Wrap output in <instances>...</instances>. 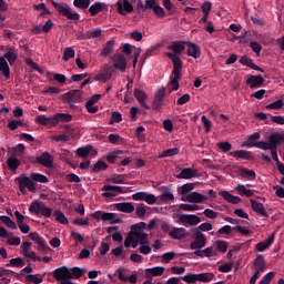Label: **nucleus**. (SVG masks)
<instances>
[{"label":"nucleus","instance_id":"f257e3e1","mask_svg":"<svg viewBox=\"0 0 284 284\" xmlns=\"http://www.w3.org/2000/svg\"><path fill=\"white\" fill-rule=\"evenodd\" d=\"M169 50H172L173 53L169 52L166 53V57L173 61V77H171V80L168 84V92L169 94H172V92H176L179 90V42L175 41L173 44L169 47Z\"/></svg>","mask_w":284,"mask_h":284},{"label":"nucleus","instance_id":"f03ea898","mask_svg":"<svg viewBox=\"0 0 284 284\" xmlns=\"http://www.w3.org/2000/svg\"><path fill=\"white\" fill-rule=\"evenodd\" d=\"M281 143H284V134L283 133H273L268 136L267 143H260L257 146H260V150H271V155L273 161H275L276 165L281 163L278 161V145Z\"/></svg>","mask_w":284,"mask_h":284},{"label":"nucleus","instance_id":"7ed1b4c3","mask_svg":"<svg viewBox=\"0 0 284 284\" xmlns=\"http://www.w3.org/2000/svg\"><path fill=\"white\" fill-rule=\"evenodd\" d=\"M49 3L53 6V8L61 14L62 17H65L69 19V21H80L81 16L74 11L68 3L65 2H57L54 0H49Z\"/></svg>","mask_w":284,"mask_h":284},{"label":"nucleus","instance_id":"20e7f679","mask_svg":"<svg viewBox=\"0 0 284 284\" xmlns=\"http://www.w3.org/2000/svg\"><path fill=\"white\" fill-rule=\"evenodd\" d=\"M16 183H18V187L21 192V194L26 195L29 192H37V184H34V181H32L31 178H28L26 173H22L20 176L14 179Z\"/></svg>","mask_w":284,"mask_h":284},{"label":"nucleus","instance_id":"39448f33","mask_svg":"<svg viewBox=\"0 0 284 284\" xmlns=\"http://www.w3.org/2000/svg\"><path fill=\"white\" fill-rule=\"evenodd\" d=\"M29 212L31 214H41V216H44V219H50L52 216V209L48 207L43 204V202L36 200L33 201L29 206Z\"/></svg>","mask_w":284,"mask_h":284},{"label":"nucleus","instance_id":"423d86ee","mask_svg":"<svg viewBox=\"0 0 284 284\" xmlns=\"http://www.w3.org/2000/svg\"><path fill=\"white\" fill-rule=\"evenodd\" d=\"M193 242L190 244V248L194 250L195 252H199L207 245V237H205V234L199 230H193Z\"/></svg>","mask_w":284,"mask_h":284},{"label":"nucleus","instance_id":"0eeeda50","mask_svg":"<svg viewBox=\"0 0 284 284\" xmlns=\"http://www.w3.org/2000/svg\"><path fill=\"white\" fill-rule=\"evenodd\" d=\"M29 237L31 241H33V243H36L37 246L34 247L38 250V252H41V254H49V252H52V248H50L48 242H45V239L41 237L39 233L32 232L29 234Z\"/></svg>","mask_w":284,"mask_h":284},{"label":"nucleus","instance_id":"6e6552de","mask_svg":"<svg viewBox=\"0 0 284 284\" xmlns=\"http://www.w3.org/2000/svg\"><path fill=\"white\" fill-rule=\"evenodd\" d=\"M116 215L114 213H105L103 211H95L92 213V219L97 221H110L111 225L116 223H121V219H115Z\"/></svg>","mask_w":284,"mask_h":284},{"label":"nucleus","instance_id":"1a4fd4ad","mask_svg":"<svg viewBox=\"0 0 284 284\" xmlns=\"http://www.w3.org/2000/svg\"><path fill=\"white\" fill-rule=\"evenodd\" d=\"M133 201H145L148 205H154L156 203V195L148 192H136L132 195Z\"/></svg>","mask_w":284,"mask_h":284},{"label":"nucleus","instance_id":"9d476101","mask_svg":"<svg viewBox=\"0 0 284 284\" xmlns=\"http://www.w3.org/2000/svg\"><path fill=\"white\" fill-rule=\"evenodd\" d=\"M82 97H83V91L71 90L63 94V101H68V103H81Z\"/></svg>","mask_w":284,"mask_h":284},{"label":"nucleus","instance_id":"9b49d317","mask_svg":"<svg viewBox=\"0 0 284 284\" xmlns=\"http://www.w3.org/2000/svg\"><path fill=\"white\" fill-rule=\"evenodd\" d=\"M53 277L60 281V283H62L63 281H68L72 278V272H70L67 266H62L57 268L53 272Z\"/></svg>","mask_w":284,"mask_h":284},{"label":"nucleus","instance_id":"f8f14e48","mask_svg":"<svg viewBox=\"0 0 284 284\" xmlns=\"http://www.w3.org/2000/svg\"><path fill=\"white\" fill-rule=\"evenodd\" d=\"M112 61L114 62L113 68L115 70H120V72H125L128 68V59L123 54H114L112 57Z\"/></svg>","mask_w":284,"mask_h":284},{"label":"nucleus","instance_id":"ddd939ff","mask_svg":"<svg viewBox=\"0 0 284 284\" xmlns=\"http://www.w3.org/2000/svg\"><path fill=\"white\" fill-rule=\"evenodd\" d=\"M36 163L43 165V168H52V165H54V158H52L49 152H44L40 156L36 158Z\"/></svg>","mask_w":284,"mask_h":284},{"label":"nucleus","instance_id":"4468645a","mask_svg":"<svg viewBox=\"0 0 284 284\" xmlns=\"http://www.w3.org/2000/svg\"><path fill=\"white\" fill-rule=\"evenodd\" d=\"M181 200L187 201L189 203H203L207 201V196L194 191L189 193L185 197H182Z\"/></svg>","mask_w":284,"mask_h":284},{"label":"nucleus","instance_id":"2eb2a0df","mask_svg":"<svg viewBox=\"0 0 284 284\" xmlns=\"http://www.w3.org/2000/svg\"><path fill=\"white\" fill-rule=\"evenodd\" d=\"M116 8H118V12L119 14H125V12H134V7L132 6V2H130V0H119L116 2Z\"/></svg>","mask_w":284,"mask_h":284},{"label":"nucleus","instance_id":"dca6fc26","mask_svg":"<svg viewBox=\"0 0 284 284\" xmlns=\"http://www.w3.org/2000/svg\"><path fill=\"white\" fill-rule=\"evenodd\" d=\"M181 223H186L187 225H199L201 223V217L194 214H182L179 216Z\"/></svg>","mask_w":284,"mask_h":284},{"label":"nucleus","instance_id":"f3484780","mask_svg":"<svg viewBox=\"0 0 284 284\" xmlns=\"http://www.w3.org/2000/svg\"><path fill=\"white\" fill-rule=\"evenodd\" d=\"M260 139H261V133L255 132L251 134L246 141V148H257L258 150H261V146L258 144L267 143V141H258Z\"/></svg>","mask_w":284,"mask_h":284},{"label":"nucleus","instance_id":"a211bd4d","mask_svg":"<svg viewBox=\"0 0 284 284\" xmlns=\"http://www.w3.org/2000/svg\"><path fill=\"white\" fill-rule=\"evenodd\" d=\"M263 83H265V79L262 75H251L246 80V84L250 85L251 90H256V88H262Z\"/></svg>","mask_w":284,"mask_h":284},{"label":"nucleus","instance_id":"6ab92c4d","mask_svg":"<svg viewBox=\"0 0 284 284\" xmlns=\"http://www.w3.org/2000/svg\"><path fill=\"white\" fill-rule=\"evenodd\" d=\"M250 202H251L253 212H255L256 214H260V216H264L267 219L268 214L265 211V206L263 205V203H261L254 199H251Z\"/></svg>","mask_w":284,"mask_h":284},{"label":"nucleus","instance_id":"aec40b11","mask_svg":"<svg viewBox=\"0 0 284 284\" xmlns=\"http://www.w3.org/2000/svg\"><path fill=\"white\" fill-rule=\"evenodd\" d=\"M131 235L138 239L140 245H149L150 244V235L143 231H131Z\"/></svg>","mask_w":284,"mask_h":284},{"label":"nucleus","instance_id":"412c9836","mask_svg":"<svg viewBox=\"0 0 284 284\" xmlns=\"http://www.w3.org/2000/svg\"><path fill=\"white\" fill-rule=\"evenodd\" d=\"M36 123H40V125H49L50 128H54L57 125V119L53 116L45 118V115H38L36 118Z\"/></svg>","mask_w":284,"mask_h":284},{"label":"nucleus","instance_id":"4be33fe9","mask_svg":"<svg viewBox=\"0 0 284 284\" xmlns=\"http://www.w3.org/2000/svg\"><path fill=\"white\" fill-rule=\"evenodd\" d=\"M163 99H165V88L160 89L154 97L153 108L154 110H161V105L163 103Z\"/></svg>","mask_w":284,"mask_h":284},{"label":"nucleus","instance_id":"5701e85b","mask_svg":"<svg viewBox=\"0 0 284 284\" xmlns=\"http://www.w3.org/2000/svg\"><path fill=\"white\" fill-rule=\"evenodd\" d=\"M220 196H222L224 201H226L227 203H232L233 205H239V203H241V197L232 195L230 191H220Z\"/></svg>","mask_w":284,"mask_h":284},{"label":"nucleus","instance_id":"b1692460","mask_svg":"<svg viewBox=\"0 0 284 284\" xmlns=\"http://www.w3.org/2000/svg\"><path fill=\"white\" fill-rule=\"evenodd\" d=\"M195 256H200V258H212V256H216V250L214 247L210 246L205 250L194 251Z\"/></svg>","mask_w":284,"mask_h":284},{"label":"nucleus","instance_id":"393cba45","mask_svg":"<svg viewBox=\"0 0 284 284\" xmlns=\"http://www.w3.org/2000/svg\"><path fill=\"white\" fill-rule=\"evenodd\" d=\"M112 74H114V70L112 67L106 65L104 69L101 70L100 74L98 75V81H110L112 79Z\"/></svg>","mask_w":284,"mask_h":284},{"label":"nucleus","instance_id":"a878e982","mask_svg":"<svg viewBox=\"0 0 284 284\" xmlns=\"http://www.w3.org/2000/svg\"><path fill=\"white\" fill-rule=\"evenodd\" d=\"M103 10H108V4H105L104 2H99V1L93 3L89 8V12H90L91 17H97V14H99V12H103Z\"/></svg>","mask_w":284,"mask_h":284},{"label":"nucleus","instance_id":"bb28decb","mask_svg":"<svg viewBox=\"0 0 284 284\" xmlns=\"http://www.w3.org/2000/svg\"><path fill=\"white\" fill-rule=\"evenodd\" d=\"M274 244V234H272L265 242H258L255 245V250L257 252H265V250H270L272 245Z\"/></svg>","mask_w":284,"mask_h":284},{"label":"nucleus","instance_id":"cd10ccee","mask_svg":"<svg viewBox=\"0 0 284 284\" xmlns=\"http://www.w3.org/2000/svg\"><path fill=\"white\" fill-rule=\"evenodd\" d=\"M186 48L189 57H193V59H199L201 57V49L195 43L189 42L186 43Z\"/></svg>","mask_w":284,"mask_h":284},{"label":"nucleus","instance_id":"c85d7f7f","mask_svg":"<svg viewBox=\"0 0 284 284\" xmlns=\"http://www.w3.org/2000/svg\"><path fill=\"white\" fill-rule=\"evenodd\" d=\"M139 245H140L139 240L134 235H132V231H130L126 239L124 240V247L126 248L133 247V250H136Z\"/></svg>","mask_w":284,"mask_h":284},{"label":"nucleus","instance_id":"c756f323","mask_svg":"<svg viewBox=\"0 0 284 284\" xmlns=\"http://www.w3.org/2000/svg\"><path fill=\"white\" fill-rule=\"evenodd\" d=\"M134 97L142 108H144L145 110H150V106L145 104V99H148V94H145L143 90L135 89Z\"/></svg>","mask_w":284,"mask_h":284},{"label":"nucleus","instance_id":"7c9ffc66","mask_svg":"<svg viewBox=\"0 0 284 284\" xmlns=\"http://www.w3.org/2000/svg\"><path fill=\"white\" fill-rule=\"evenodd\" d=\"M230 156H234V159H243L244 161H252V153L245 150H239L230 152Z\"/></svg>","mask_w":284,"mask_h":284},{"label":"nucleus","instance_id":"2f4dec72","mask_svg":"<svg viewBox=\"0 0 284 284\" xmlns=\"http://www.w3.org/2000/svg\"><path fill=\"white\" fill-rule=\"evenodd\" d=\"M118 212H124V214H132L134 212V204L130 202H123L115 204Z\"/></svg>","mask_w":284,"mask_h":284},{"label":"nucleus","instance_id":"473e14b6","mask_svg":"<svg viewBox=\"0 0 284 284\" xmlns=\"http://www.w3.org/2000/svg\"><path fill=\"white\" fill-rule=\"evenodd\" d=\"M196 176V170L192 168L182 169L181 173L179 174V179H195Z\"/></svg>","mask_w":284,"mask_h":284},{"label":"nucleus","instance_id":"72a5a7b5","mask_svg":"<svg viewBox=\"0 0 284 284\" xmlns=\"http://www.w3.org/2000/svg\"><path fill=\"white\" fill-rule=\"evenodd\" d=\"M114 52V40H109L104 44L102 52L100 53V57H110Z\"/></svg>","mask_w":284,"mask_h":284},{"label":"nucleus","instance_id":"f704fd0d","mask_svg":"<svg viewBox=\"0 0 284 284\" xmlns=\"http://www.w3.org/2000/svg\"><path fill=\"white\" fill-rule=\"evenodd\" d=\"M214 275L213 273H200V274H195V283H210L211 281H213Z\"/></svg>","mask_w":284,"mask_h":284},{"label":"nucleus","instance_id":"c9c22d12","mask_svg":"<svg viewBox=\"0 0 284 284\" xmlns=\"http://www.w3.org/2000/svg\"><path fill=\"white\" fill-rule=\"evenodd\" d=\"M254 270L262 273L265 271V257L263 255H257L254 260Z\"/></svg>","mask_w":284,"mask_h":284},{"label":"nucleus","instance_id":"e433bc0d","mask_svg":"<svg viewBox=\"0 0 284 284\" xmlns=\"http://www.w3.org/2000/svg\"><path fill=\"white\" fill-rule=\"evenodd\" d=\"M0 72L6 79H10V65H8V61L3 57H0Z\"/></svg>","mask_w":284,"mask_h":284},{"label":"nucleus","instance_id":"4c0bfd02","mask_svg":"<svg viewBox=\"0 0 284 284\" xmlns=\"http://www.w3.org/2000/svg\"><path fill=\"white\" fill-rule=\"evenodd\" d=\"M7 165L11 172H17L19 165H21V161L17 156H11L7 160Z\"/></svg>","mask_w":284,"mask_h":284},{"label":"nucleus","instance_id":"58836bf2","mask_svg":"<svg viewBox=\"0 0 284 284\" xmlns=\"http://www.w3.org/2000/svg\"><path fill=\"white\" fill-rule=\"evenodd\" d=\"M108 170V163L103 160H99L91 169V172L99 174V172H105Z\"/></svg>","mask_w":284,"mask_h":284},{"label":"nucleus","instance_id":"ea45409f","mask_svg":"<svg viewBox=\"0 0 284 284\" xmlns=\"http://www.w3.org/2000/svg\"><path fill=\"white\" fill-rule=\"evenodd\" d=\"M240 176H242L243 179H250L251 181H254V179H256V172H254V170L241 168Z\"/></svg>","mask_w":284,"mask_h":284},{"label":"nucleus","instance_id":"a19ab883","mask_svg":"<svg viewBox=\"0 0 284 284\" xmlns=\"http://www.w3.org/2000/svg\"><path fill=\"white\" fill-rule=\"evenodd\" d=\"M55 121H57V125H59V123H70V121H72V115L68 114V113H58L53 115Z\"/></svg>","mask_w":284,"mask_h":284},{"label":"nucleus","instance_id":"79ce46f5","mask_svg":"<svg viewBox=\"0 0 284 284\" xmlns=\"http://www.w3.org/2000/svg\"><path fill=\"white\" fill-rule=\"evenodd\" d=\"M93 146L92 145H87V146H82L77 149L75 154L77 156H80L81 159H85V156H88L90 154V152H92Z\"/></svg>","mask_w":284,"mask_h":284},{"label":"nucleus","instance_id":"37998d69","mask_svg":"<svg viewBox=\"0 0 284 284\" xmlns=\"http://www.w3.org/2000/svg\"><path fill=\"white\" fill-rule=\"evenodd\" d=\"M214 246L217 250V252L225 254V252H227V247H230V243L223 240H217L215 241Z\"/></svg>","mask_w":284,"mask_h":284},{"label":"nucleus","instance_id":"c03bdc74","mask_svg":"<svg viewBox=\"0 0 284 284\" xmlns=\"http://www.w3.org/2000/svg\"><path fill=\"white\" fill-rule=\"evenodd\" d=\"M236 192H239L241 194V196H254V191L245 187V185L243 184H239L236 187H235Z\"/></svg>","mask_w":284,"mask_h":284},{"label":"nucleus","instance_id":"a18cd8bd","mask_svg":"<svg viewBox=\"0 0 284 284\" xmlns=\"http://www.w3.org/2000/svg\"><path fill=\"white\" fill-rule=\"evenodd\" d=\"M102 31L101 29L89 30L85 32V36H82V39H101Z\"/></svg>","mask_w":284,"mask_h":284},{"label":"nucleus","instance_id":"49530a36","mask_svg":"<svg viewBox=\"0 0 284 284\" xmlns=\"http://www.w3.org/2000/svg\"><path fill=\"white\" fill-rule=\"evenodd\" d=\"M1 223L6 224L9 230H17V223L10 219L8 215H0Z\"/></svg>","mask_w":284,"mask_h":284},{"label":"nucleus","instance_id":"de8ad7c7","mask_svg":"<svg viewBox=\"0 0 284 284\" xmlns=\"http://www.w3.org/2000/svg\"><path fill=\"white\" fill-rule=\"evenodd\" d=\"M30 179L33 181V183H48L49 181L48 176L41 173H31Z\"/></svg>","mask_w":284,"mask_h":284},{"label":"nucleus","instance_id":"09e8293b","mask_svg":"<svg viewBox=\"0 0 284 284\" xmlns=\"http://www.w3.org/2000/svg\"><path fill=\"white\" fill-rule=\"evenodd\" d=\"M53 216L58 223H61V225H68V217H65V214L60 210L55 211Z\"/></svg>","mask_w":284,"mask_h":284},{"label":"nucleus","instance_id":"8fccbe9b","mask_svg":"<svg viewBox=\"0 0 284 284\" xmlns=\"http://www.w3.org/2000/svg\"><path fill=\"white\" fill-rule=\"evenodd\" d=\"M148 274L151 276H163V272H165V267L163 266H155L152 268H146Z\"/></svg>","mask_w":284,"mask_h":284},{"label":"nucleus","instance_id":"3c124183","mask_svg":"<svg viewBox=\"0 0 284 284\" xmlns=\"http://www.w3.org/2000/svg\"><path fill=\"white\" fill-rule=\"evenodd\" d=\"M73 6L80 10H88L90 8V0H73Z\"/></svg>","mask_w":284,"mask_h":284},{"label":"nucleus","instance_id":"603ef678","mask_svg":"<svg viewBox=\"0 0 284 284\" xmlns=\"http://www.w3.org/2000/svg\"><path fill=\"white\" fill-rule=\"evenodd\" d=\"M102 190L104 192H118V194H123V192H125V191H123V187L116 186V185H110V184H105L102 187Z\"/></svg>","mask_w":284,"mask_h":284},{"label":"nucleus","instance_id":"864d4df0","mask_svg":"<svg viewBox=\"0 0 284 284\" xmlns=\"http://www.w3.org/2000/svg\"><path fill=\"white\" fill-rule=\"evenodd\" d=\"M71 278H81V276H83V274H85V270L84 268H79V266H74L73 268H71Z\"/></svg>","mask_w":284,"mask_h":284},{"label":"nucleus","instance_id":"5fc2aeb1","mask_svg":"<svg viewBox=\"0 0 284 284\" xmlns=\"http://www.w3.org/2000/svg\"><path fill=\"white\" fill-rule=\"evenodd\" d=\"M192 190H194V183H186V184L182 185L181 186L182 199H185V196H187V194H190V192H192Z\"/></svg>","mask_w":284,"mask_h":284},{"label":"nucleus","instance_id":"6e6d98bb","mask_svg":"<svg viewBox=\"0 0 284 284\" xmlns=\"http://www.w3.org/2000/svg\"><path fill=\"white\" fill-rule=\"evenodd\" d=\"M26 263H23V260L21 257L11 258L9 264H7V267H23Z\"/></svg>","mask_w":284,"mask_h":284},{"label":"nucleus","instance_id":"4d7b16f0","mask_svg":"<svg viewBox=\"0 0 284 284\" xmlns=\"http://www.w3.org/2000/svg\"><path fill=\"white\" fill-rule=\"evenodd\" d=\"M123 121V115L121 112L114 111L111 115V120L109 121V125H114V123H121Z\"/></svg>","mask_w":284,"mask_h":284},{"label":"nucleus","instance_id":"13d9d810","mask_svg":"<svg viewBox=\"0 0 284 284\" xmlns=\"http://www.w3.org/2000/svg\"><path fill=\"white\" fill-rule=\"evenodd\" d=\"M179 154V148H173L164 151L159 155V159H168V156H176Z\"/></svg>","mask_w":284,"mask_h":284},{"label":"nucleus","instance_id":"bf43d9fd","mask_svg":"<svg viewBox=\"0 0 284 284\" xmlns=\"http://www.w3.org/2000/svg\"><path fill=\"white\" fill-rule=\"evenodd\" d=\"M62 59L63 61H70V59H74V49H72V47H68L64 50Z\"/></svg>","mask_w":284,"mask_h":284},{"label":"nucleus","instance_id":"052dcab7","mask_svg":"<svg viewBox=\"0 0 284 284\" xmlns=\"http://www.w3.org/2000/svg\"><path fill=\"white\" fill-rule=\"evenodd\" d=\"M276 276L275 272H270L263 276V278L258 282V284H270L272 280Z\"/></svg>","mask_w":284,"mask_h":284},{"label":"nucleus","instance_id":"680f3d73","mask_svg":"<svg viewBox=\"0 0 284 284\" xmlns=\"http://www.w3.org/2000/svg\"><path fill=\"white\" fill-rule=\"evenodd\" d=\"M4 59H7L11 65H14L17 62V53H14V51H8L4 53Z\"/></svg>","mask_w":284,"mask_h":284},{"label":"nucleus","instance_id":"e2e57ef3","mask_svg":"<svg viewBox=\"0 0 284 284\" xmlns=\"http://www.w3.org/2000/svg\"><path fill=\"white\" fill-rule=\"evenodd\" d=\"M26 280L29 282V283H34V284H41L43 283V277H39L38 275H34V274H29L26 276Z\"/></svg>","mask_w":284,"mask_h":284},{"label":"nucleus","instance_id":"0e129e2a","mask_svg":"<svg viewBox=\"0 0 284 284\" xmlns=\"http://www.w3.org/2000/svg\"><path fill=\"white\" fill-rule=\"evenodd\" d=\"M241 65H246V68H251V70L254 68V60L250 59L248 57H242L240 59Z\"/></svg>","mask_w":284,"mask_h":284},{"label":"nucleus","instance_id":"69168bd1","mask_svg":"<svg viewBox=\"0 0 284 284\" xmlns=\"http://www.w3.org/2000/svg\"><path fill=\"white\" fill-rule=\"evenodd\" d=\"M199 209L196 204H180V210H184V212H196Z\"/></svg>","mask_w":284,"mask_h":284},{"label":"nucleus","instance_id":"338daca9","mask_svg":"<svg viewBox=\"0 0 284 284\" xmlns=\"http://www.w3.org/2000/svg\"><path fill=\"white\" fill-rule=\"evenodd\" d=\"M283 105H284L283 100H276L275 102L266 105V110H281Z\"/></svg>","mask_w":284,"mask_h":284},{"label":"nucleus","instance_id":"774afa93","mask_svg":"<svg viewBox=\"0 0 284 284\" xmlns=\"http://www.w3.org/2000/svg\"><path fill=\"white\" fill-rule=\"evenodd\" d=\"M271 121L272 123H276V125H284V116L282 115H272Z\"/></svg>","mask_w":284,"mask_h":284}]
</instances>
